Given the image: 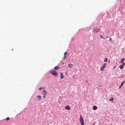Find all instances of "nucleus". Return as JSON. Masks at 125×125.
Returning <instances> with one entry per match:
<instances>
[{
    "label": "nucleus",
    "mask_w": 125,
    "mask_h": 125,
    "mask_svg": "<svg viewBox=\"0 0 125 125\" xmlns=\"http://www.w3.org/2000/svg\"><path fill=\"white\" fill-rule=\"evenodd\" d=\"M6 120V121H9L10 120V118L9 117H7V118L4 119V120Z\"/></svg>",
    "instance_id": "obj_17"
},
{
    "label": "nucleus",
    "mask_w": 125,
    "mask_h": 125,
    "mask_svg": "<svg viewBox=\"0 0 125 125\" xmlns=\"http://www.w3.org/2000/svg\"><path fill=\"white\" fill-rule=\"evenodd\" d=\"M93 110H97V106L96 105H94L93 106Z\"/></svg>",
    "instance_id": "obj_10"
},
{
    "label": "nucleus",
    "mask_w": 125,
    "mask_h": 125,
    "mask_svg": "<svg viewBox=\"0 0 125 125\" xmlns=\"http://www.w3.org/2000/svg\"><path fill=\"white\" fill-rule=\"evenodd\" d=\"M80 122L81 125H84V121L83 120V118L82 115H80Z\"/></svg>",
    "instance_id": "obj_1"
},
{
    "label": "nucleus",
    "mask_w": 125,
    "mask_h": 125,
    "mask_svg": "<svg viewBox=\"0 0 125 125\" xmlns=\"http://www.w3.org/2000/svg\"><path fill=\"white\" fill-rule=\"evenodd\" d=\"M46 96V95H44L43 98H45Z\"/></svg>",
    "instance_id": "obj_23"
},
{
    "label": "nucleus",
    "mask_w": 125,
    "mask_h": 125,
    "mask_svg": "<svg viewBox=\"0 0 125 125\" xmlns=\"http://www.w3.org/2000/svg\"><path fill=\"white\" fill-rule=\"evenodd\" d=\"M87 83V81H86Z\"/></svg>",
    "instance_id": "obj_25"
},
{
    "label": "nucleus",
    "mask_w": 125,
    "mask_h": 125,
    "mask_svg": "<svg viewBox=\"0 0 125 125\" xmlns=\"http://www.w3.org/2000/svg\"><path fill=\"white\" fill-rule=\"evenodd\" d=\"M65 109H66V110H71V107H70V106L69 105H67L66 106H65Z\"/></svg>",
    "instance_id": "obj_7"
},
{
    "label": "nucleus",
    "mask_w": 125,
    "mask_h": 125,
    "mask_svg": "<svg viewBox=\"0 0 125 125\" xmlns=\"http://www.w3.org/2000/svg\"><path fill=\"white\" fill-rule=\"evenodd\" d=\"M37 98H38V100H41L42 99V96H38Z\"/></svg>",
    "instance_id": "obj_12"
},
{
    "label": "nucleus",
    "mask_w": 125,
    "mask_h": 125,
    "mask_svg": "<svg viewBox=\"0 0 125 125\" xmlns=\"http://www.w3.org/2000/svg\"><path fill=\"white\" fill-rule=\"evenodd\" d=\"M100 32V29L97 28H94L93 30V33H94V34H96V33H99Z\"/></svg>",
    "instance_id": "obj_3"
},
{
    "label": "nucleus",
    "mask_w": 125,
    "mask_h": 125,
    "mask_svg": "<svg viewBox=\"0 0 125 125\" xmlns=\"http://www.w3.org/2000/svg\"><path fill=\"white\" fill-rule=\"evenodd\" d=\"M104 62H108V58H105L104 60Z\"/></svg>",
    "instance_id": "obj_14"
},
{
    "label": "nucleus",
    "mask_w": 125,
    "mask_h": 125,
    "mask_svg": "<svg viewBox=\"0 0 125 125\" xmlns=\"http://www.w3.org/2000/svg\"><path fill=\"white\" fill-rule=\"evenodd\" d=\"M106 63H104L103 66H102L100 68V71H104V69H105V68H106Z\"/></svg>",
    "instance_id": "obj_4"
},
{
    "label": "nucleus",
    "mask_w": 125,
    "mask_h": 125,
    "mask_svg": "<svg viewBox=\"0 0 125 125\" xmlns=\"http://www.w3.org/2000/svg\"><path fill=\"white\" fill-rule=\"evenodd\" d=\"M66 57H67V56L64 55V60H65V59H66Z\"/></svg>",
    "instance_id": "obj_19"
},
{
    "label": "nucleus",
    "mask_w": 125,
    "mask_h": 125,
    "mask_svg": "<svg viewBox=\"0 0 125 125\" xmlns=\"http://www.w3.org/2000/svg\"><path fill=\"white\" fill-rule=\"evenodd\" d=\"M50 73L55 77H57V76H58V73H57L55 70H52L50 71Z\"/></svg>",
    "instance_id": "obj_2"
},
{
    "label": "nucleus",
    "mask_w": 125,
    "mask_h": 125,
    "mask_svg": "<svg viewBox=\"0 0 125 125\" xmlns=\"http://www.w3.org/2000/svg\"><path fill=\"white\" fill-rule=\"evenodd\" d=\"M54 69V70H58L59 69V66H55Z\"/></svg>",
    "instance_id": "obj_13"
},
{
    "label": "nucleus",
    "mask_w": 125,
    "mask_h": 125,
    "mask_svg": "<svg viewBox=\"0 0 125 125\" xmlns=\"http://www.w3.org/2000/svg\"><path fill=\"white\" fill-rule=\"evenodd\" d=\"M100 39H104V38H103V36H102V35H101V36H100Z\"/></svg>",
    "instance_id": "obj_18"
},
{
    "label": "nucleus",
    "mask_w": 125,
    "mask_h": 125,
    "mask_svg": "<svg viewBox=\"0 0 125 125\" xmlns=\"http://www.w3.org/2000/svg\"><path fill=\"white\" fill-rule=\"evenodd\" d=\"M42 87L39 88V90H42Z\"/></svg>",
    "instance_id": "obj_20"
},
{
    "label": "nucleus",
    "mask_w": 125,
    "mask_h": 125,
    "mask_svg": "<svg viewBox=\"0 0 125 125\" xmlns=\"http://www.w3.org/2000/svg\"><path fill=\"white\" fill-rule=\"evenodd\" d=\"M124 83H125V81H123L122 83L120 85L119 88H122L123 85H124Z\"/></svg>",
    "instance_id": "obj_9"
},
{
    "label": "nucleus",
    "mask_w": 125,
    "mask_h": 125,
    "mask_svg": "<svg viewBox=\"0 0 125 125\" xmlns=\"http://www.w3.org/2000/svg\"><path fill=\"white\" fill-rule=\"evenodd\" d=\"M109 42H112V39H111L110 38L109 39Z\"/></svg>",
    "instance_id": "obj_21"
},
{
    "label": "nucleus",
    "mask_w": 125,
    "mask_h": 125,
    "mask_svg": "<svg viewBox=\"0 0 125 125\" xmlns=\"http://www.w3.org/2000/svg\"><path fill=\"white\" fill-rule=\"evenodd\" d=\"M124 61H125V58H123L121 60V63H123Z\"/></svg>",
    "instance_id": "obj_15"
},
{
    "label": "nucleus",
    "mask_w": 125,
    "mask_h": 125,
    "mask_svg": "<svg viewBox=\"0 0 125 125\" xmlns=\"http://www.w3.org/2000/svg\"><path fill=\"white\" fill-rule=\"evenodd\" d=\"M60 76H61V80H63V79H64V75H63V73L61 72Z\"/></svg>",
    "instance_id": "obj_6"
},
{
    "label": "nucleus",
    "mask_w": 125,
    "mask_h": 125,
    "mask_svg": "<svg viewBox=\"0 0 125 125\" xmlns=\"http://www.w3.org/2000/svg\"><path fill=\"white\" fill-rule=\"evenodd\" d=\"M117 68V66H114L113 69H116Z\"/></svg>",
    "instance_id": "obj_24"
},
{
    "label": "nucleus",
    "mask_w": 125,
    "mask_h": 125,
    "mask_svg": "<svg viewBox=\"0 0 125 125\" xmlns=\"http://www.w3.org/2000/svg\"><path fill=\"white\" fill-rule=\"evenodd\" d=\"M42 93L44 95H46V94H47V92L45 90H43Z\"/></svg>",
    "instance_id": "obj_8"
},
{
    "label": "nucleus",
    "mask_w": 125,
    "mask_h": 125,
    "mask_svg": "<svg viewBox=\"0 0 125 125\" xmlns=\"http://www.w3.org/2000/svg\"><path fill=\"white\" fill-rule=\"evenodd\" d=\"M66 54H67V52H65L64 55H66Z\"/></svg>",
    "instance_id": "obj_22"
},
{
    "label": "nucleus",
    "mask_w": 125,
    "mask_h": 125,
    "mask_svg": "<svg viewBox=\"0 0 125 125\" xmlns=\"http://www.w3.org/2000/svg\"><path fill=\"white\" fill-rule=\"evenodd\" d=\"M113 101H114L113 98H111V99H109V101H111V102H113Z\"/></svg>",
    "instance_id": "obj_16"
},
{
    "label": "nucleus",
    "mask_w": 125,
    "mask_h": 125,
    "mask_svg": "<svg viewBox=\"0 0 125 125\" xmlns=\"http://www.w3.org/2000/svg\"><path fill=\"white\" fill-rule=\"evenodd\" d=\"M69 68H73V64H68Z\"/></svg>",
    "instance_id": "obj_11"
},
{
    "label": "nucleus",
    "mask_w": 125,
    "mask_h": 125,
    "mask_svg": "<svg viewBox=\"0 0 125 125\" xmlns=\"http://www.w3.org/2000/svg\"><path fill=\"white\" fill-rule=\"evenodd\" d=\"M125 62H123L122 64L120 65L119 66L120 69H121V70H123V69H124V68L125 67Z\"/></svg>",
    "instance_id": "obj_5"
}]
</instances>
